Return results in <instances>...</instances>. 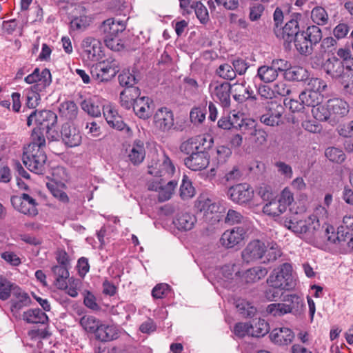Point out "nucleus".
Returning a JSON list of instances; mask_svg holds the SVG:
<instances>
[{"instance_id": "obj_14", "label": "nucleus", "mask_w": 353, "mask_h": 353, "mask_svg": "<svg viewBox=\"0 0 353 353\" xmlns=\"http://www.w3.org/2000/svg\"><path fill=\"white\" fill-rule=\"evenodd\" d=\"M153 123L159 130L169 131L174 126L173 112L165 107L159 108L154 114Z\"/></svg>"}, {"instance_id": "obj_3", "label": "nucleus", "mask_w": 353, "mask_h": 353, "mask_svg": "<svg viewBox=\"0 0 353 353\" xmlns=\"http://www.w3.org/2000/svg\"><path fill=\"white\" fill-rule=\"evenodd\" d=\"M270 287L280 288V290H288L292 288V266L284 263L275 268L266 280Z\"/></svg>"}, {"instance_id": "obj_61", "label": "nucleus", "mask_w": 353, "mask_h": 353, "mask_svg": "<svg viewBox=\"0 0 353 353\" xmlns=\"http://www.w3.org/2000/svg\"><path fill=\"white\" fill-rule=\"evenodd\" d=\"M207 111L205 107H196L190 113L191 122L194 124H201L205 119Z\"/></svg>"}, {"instance_id": "obj_49", "label": "nucleus", "mask_w": 353, "mask_h": 353, "mask_svg": "<svg viewBox=\"0 0 353 353\" xmlns=\"http://www.w3.org/2000/svg\"><path fill=\"white\" fill-rule=\"evenodd\" d=\"M247 130H250V136L252 138V141L256 146H261L267 142V132L261 128H257L254 123V127Z\"/></svg>"}, {"instance_id": "obj_8", "label": "nucleus", "mask_w": 353, "mask_h": 353, "mask_svg": "<svg viewBox=\"0 0 353 353\" xmlns=\"http://www.w3.org/2000/svg\"><path fill=\"white\" fill-rule=\"evenodd\" d=\"M266 252V246L259 239L250 241L241 252V258L246 263H254L261 259Z\"/></svg>"}, {"instance_id": "obj_64", "label": "nucleus", "mask_w": 353, "mask_h": 353, "mask_svg": "<svg viewBox=\"0 0 353 353\" xmlns=\"http://www.w3.org/2000/svg\"><path fill=\"white\" fill-rule=\"evenodd\" d=\"M336 45L337 41L334 38L332 37H325L321 40L320 50L323 53L333 52L336 48Z\"/></svg>"}, {"instance_id": "obj_22", "label": "nucleus", "mask_w": 353, "mask_h": 353, "mask_svg": "<svg viewBox=\"0 0 353 353\" xmlns=\"http://www.w3.org/2000/svg\"><path fill=\"white\" fill-rule=\"evenodd\" d=\"M125 29V24L121 21H117L112 18L104 21L99 27L100 34L103 39L110 37L118 36Z\"/></svg>"}, {"instance_id": "obj_9", "label": "nucleus", "mask_w": 353, "mask_h": 353, "mask_svg": "<svg viewBox=\"0 0 353 353\" xmlns=\"http://www.w3.org/2000/svg\"><path fill=\"white\" fill-rule=\"evenodd\" d=\"M11 203L13 207L21 213L30 216H34L38 214L35 199L26 193H23L20 196H12Z\"/></svg>"}, {"instance_id": "obj_12", "label": "nucleus", "mask_w": 353, "mask_h": 353, "mask_svg": "<svg viewBox=\"0 0 353 353\" xmlns=\"http://www.w3.org/2000/svg\"><path fill=\"white\" fill-rule=\"evenodd\" d=\"M24 81L28 84L35 83L30 89L44 90L52 83L51 73L48 68L41 72L39 68H36L31 74L25 77Z\"/></svg>"}, {"instance_id": "obj_16", "label": "nucleus", "mask_w": 353, "mask_h": 353, "mask_svg": "<svg viewBox=\"0 0 353 353\" xmlns=\"http://www.w3.org/2000/svg\"><path fill=\"white\" fill-rule=\"evenodd\" d=\"M253 190L248 183H240L231 187L228 191V196L234 202L243 204L249 202L253 197Z\"/></svg>"}, {"instance_id": "obj_5", "label": "nucleus", "mask_w": 353, "mask_h": 353, "mask_svg": "<svg viewBox=\"0 0 353 353\" xmlns=\"http://www.w3.org/2000/svg\"><path fill=\"white\" fill-rule=\"evenodd\" d=\"M57 114L51 110H34L28 117L27 124L30 126L32 123L37 125L38 129L48 133L50 130L57 123Z\"/></svg>"}, {"instance_id": "obj_15", "label": "nucleus", "mask_w": 353, "mask_h": 353, "mask_svg": "<svg viewBox=\"0 0 353 353\" xmlns=\"http://www.w3.org/2000/svg\"><path fill=\"white\" fill-rule=\"evenodd\" d=\"M254 127V121L251 119H244L243 114L240 112H230L227 117V119L222 120V129L224 130H235L244 128L245 130Z\"/></svg>"}, {"instance_id": "obj_30", "label": "nucleus", "mask_w": 353, "mask_h": 353, "mask_svg": "<svg viewBox=\"0 0 353 353\" xmlns=\"http://www.w3.org/2000/svg\"><path fill=\"white\" fill-rule=\"evenodd\" d=\"M268 270L263 266H254L247 270L243 274V279L246 283H256L268 274Z\"/></svg>"}, {"instance_id": "obj_31", "label": "nucleus", "mask_w": 353, "mask_h": 353, "mask_svg": "<svg viewBox=\"0 0 353 353\" xmlns=\"http://www.w3.org/2000/svg\"><path fill=\"white\" fill-rule=\"evenodd\" d=\"M96 339L101 341H110L118 337V333L114 327L99 323V328L94 333Z\"/></svg>"}, {"instance_id": "obj_53", "label": "nucleus", "mask_w": 353, "mask_h": 353, "mask_svg": "<svg viewBox=\"0 0 353 353\" xmlns=\"http://www.w3.org/2000/svg\"><path fill=\"white\" fill-rule=\"evenodd\" d=\"M119 81L121 85L126 86L128 89L134 88L133 85L137 82L135 75L129 70H123L119 75Z\"/></svg>"}, {"instance_id": "obj_7", "label": "nucleus", "mask_w": 353, "mask_h": 353, "mask_svg": "<svg viewBox=\"0 0 353 353\" xmlns=\"http://www.w3.org/2000/svg\"><path fill=\"white\" fill-rule=\"evenodd\" d=\"M214 143V139L210 134L192 137L183 142L180 145V150L186 154L192 155L193 153L202 150H209Z\"/></svg>"}, {"instance_id": "obj_32", "label": "nucleus", "mask_w": 353, "mask_h": 353, "mask_svg": "<svg viewBox=\"0 0 353 353\" xmlns=\"http://www.w3.org/2000/svg\"><path fill=\"white\" fill-rule=\"evenodd\" d=\"M60 117L65 120L73 121L77 117L79 109L72 101H65L60 103L59 107Z\"/></svg>"}, {"instance_id": "obj_37", "label": "nucleus", "mask_w": 353, "mask_h": 353, "mask_svg": "<svg viewBox=\"0 0 353 353\" xmlns=\"http://www.w3.org/2000/svg\"><path fill=\"white\" fill-rule=\"evenodd\" d=\"M196 221V217L193 214L185 212L179 214L174 223L179 230L188 231L193 228Z\"/></svg>"}, {"instance_id": "obj_56", "label": "nucleus", "mask_w": 353, "mask_h": 353, "mask_svg": "<svg viewBox=\"0 0 353 353\" xmlns=\"http://www.w3.org/2000/svg\"><path fill=\"white\" fill-rule=\"evenodd\" d=\"M194 188L190 180L186 176H183L182 183L180 187V195L183 199L192 198L194 195Z\"/></svg>"}, {"instance_id": "obj_60", "label": "nucleus", "mask_w": 353, "mask_h": 353, "mask_svg": "<svg viewBox=\"0 0 353 353\" xmlns=\"http://www.w3.org/2000/svg\"><path fill=\"white\" fill-rule=\"evenodd\" d=\"M278 201L286 211L288 207H289L294 201V194L290 188L286 187L281 191Z\"/></svg>"}, {"instance_id": "obj_45", "label": "nucleus", "mask_w": 353, "mask_h": 353, "mask_svg": "<svg viewBox=\"0 0 353 353\" xmlns=\"http://www.w3.org/2000/svg\"><path fill=\"white\" fill-rule=\"evenodd\" d=\"M313 117L319 121H326L331 119L330 111L328 108V101L326 105L319 103L312 109Z\"/></svg>"}, {"instance_id": "obj_34", "label": "nucleus", "mask_w": 353, "mask_h": 353, "mask_svg": "<svg viewBox=\"0 0 353 353\" xmlns=\"http://www.w3.org/2000/svg\"><path fill=\"white\" fill-rule=\"evenodd\" d=\"M23 319L28 323H46L48 320L46 314L39 308L30 309L23 314Z\"/></svg>"}, {"instance_id": "obj_2", "label": "nucleus", "mask_w": 353, "mask_h": 353, "mask_svg": "<svg viewBox=\"0 0 353 353\" xmlns=\"http://www.w3.org/2000/svg\"><path fill=\"white\" fill-rule=\"evenodd\" d=\"M321 28L315 25L308 26L305 30L298 34L294 40L296 50L302 55H310L313 52V47L322 40Z\"/></svg>"}, {"instance_id": "obj_62", "label": "nucleus", "mask_w": 353, "mask_h": 353, "mask_svg": "<svg viewBox=\"0 0 353 353\" xmlns=\"http://www.w3.org/2000/svg\"><path fill=\"white\" fill-rule=\"evenodd\" d=\"M81 108L89 115L97 117L101 115V108L95 105L91 100H84L81 103Z\"/></svg>"}, {"instance_id": "obj_29", "label": "nucleus", "mask_w": 353, "mask_h": 353, "mask_svg": "<svg viewBox=\"0 0 353 353\" xmlns=\"http://www.w3.org/2000/svg\"><path fill=\"white\" fill-rule=\"evenodd\" d=\"M12 294L14 297L11 300V310L13 313L19 312L22 307L27 306L30 303V299L28 294L17 286L14 288Z\"/></svg>"}, {"instance_id": "obj_28", "label": "nucleus", "mask_w": 353, "mask_h": 353, "mask_svg": "<svg viewBox=\"0 0 353 353\" xmlns=\"http://www.w3.org/2000/svg\"><path fill=\"white\" fill-rule=\"evenodd\" d=\"M271 340L279 345H288L292 343L294 338L293 332L288 327H280L274 329L270 334Z\"/></svg>"}, {"instance_id": "obj_50", "label": "nucleus", "mask_w": 353, "mask_h": 353, "mask_svg": "<svg viewBox=\"0 0 353 353\" xmlns=\"http://www.w3.org/2000/svg\"><path fill=\"white\" fill-rule=\"evenodd\" d=\"M285 305L289 307V313H295L302 309L304 304L301 298L296 294H290L287 296V298L284 300Z\"/></svg>"}, {"instance_id": "obj_63", "label": "nucleus", "mask_w": 353, "mask_h": 353, "mask_svg": "<svg viewBox=\"0 0 353 353\" xmlns=\"http://www.w3.org/2000/svg\"><path fill=\"white\" fill-rule=\"evenodd\" d=\"M191 8L194 10L196 17L202 23H205L208 19V12L207 8L199 1L194 3Z\"/></svg>"}, {"instance_id": "obj_19", "label": "nucleus", "mask_w": 353, "mask_h": 353, "mask_svg": "<svg viewBox=\"0 0 353 353\" xmlns=\"http://www.w3.org/2000/svg\"><path fill=\"white\" fill-rule=\"evenodd\" d=\"M61 137L64 144L70 148L79 145L82 139L79 130L68 123L62 125Z\"/></svg>"}, {"instance_id": "obj_18", "label": "nucleus", "mask_w": 353, "mask_h": 353, "mask_svg": "<svg viewBox=\"0 0 353 353\" xmlns=\"http://www.w3.org/2000/svg\"><path fill=\"white\" fill-rule=\"evenodd\" d=\"M83 56L87 61H95L99 59L101 53L100 41L93 37H86L81 43Z\"/></svg>"}, {"instance_id": "obj_38", "label": "nucleus", "mask_w": 353, "mask_h": 353, "mask_svg": "<svg viewBox=\"0 0 353 353\" xmlns=\"http://www.w3.org/2000/svg\"><path fill=\"white\" fill-rule=\"evenodd\" d=\"M284 78L290 81H302L308 79L307 70L301 66L290 67L283 73Z\"/></svg>"}, {"instance_id": "obj_36", "label": "nucleus", "mask_w": 353, "mask_h": 353, "mask_svg": "<svg viewBox=\"0 0 353 353\" xmlns=\"http://www.w3.org/2000/svg\"><path fill=\"white\" fill-rule=\"evenodd\" d=\"M54 277V284L58 288L66 287V281L69 279V272L67 265H57L52 268Z\"/></svg>"}, {"instance_id": "obj_44", "label": "nucleus", "mask_w": 353, "mask_h": 353, "mask_svg": "<svg viewBox=\"0 0 353 353\" xmlns=\"http://www.w3.org/2000/svg\"><path fill=\"white\" fill-rule=\"evenodd\" d=\"M256 76L261 81L265 83H270L274 81L278 77V74L271 65H265L258 68Z\"/></svg>"}, {"instance_id": "obj_20", "label": "nucleus", "mask_w": 353, "mask_h": 353, "mask_svg": "<svg viewBox=\"0 0 353 353\" xmlns=\"http://www.w3.org/2000/svg\"><path fill=\"white\" fill-rule=\"evenodd\" d=\"M161 179L159 181H154L148 185V189L159 192V201L163 202L169 200L174 192L177 183L174 181H170L166 184Z\"/></svg>"}, {"instance_id": "obj_10", "label": "nucleus", "mask_w": 353, "mask_h": 353, "mask_svg": "<svg viewBox=\"0 0 353 353\" xmlns=\"http://www.w3.org/2000/svg\"><path fill=\"white\" fill-rule=\"evenodd\" d=\"M175 171V167L170 159L165 153L157 161H152L148 167V173L156 177L168 178Z\"/></svg>"}, {"instance_id": "obj_48", "label": "nucleus", "mask_w": 353, "mask_h": 353, "mask_svg": "<svg viewBox=\"0 0 353 353\" xmlns=\"http://www.w3.org/2000/svg\"><path fill=\"white\" fill-rule=\"evenodd\" d=\"M289 307L284 303H274L269 304L265 309V313L273 317H280L289 311Z\"/></svg>"}, {"instance_id": "obj_58", "label": "nucleus", "mask_w": 353, "mask_h": 353, "mask_svg": "<svg viewBox=\"0 0 353 353\" xmlns=\"http://www.w3.org/2000/svg\"><path fill=\"white\" fill-rule=\"evenodd\" d=\"M320 232L321 237L318 239H321L323 241L326 240L333 243H337L336 234H335L334 228L332 225L325 224L322 228H321Z\"/></svg>"}, {"instance_id": "obj_57", "label": "nucleus", "mask_w": 353, "mask_h": 353, "mask_svg": "<svg viewBox=\"0 0 353 353\" xmlns=\"http://www.w3.org/2000/svg\"><path fill=\"white\" fill-rule=\"evenodd\" d=\"M90 18L86 16H81L71 21L70 28L73 30L83 31L90 26Z\"/></svg>"}, {"instance_id": "obj_59", "label": "nucleus", "mask_w": 353, "mask_h": 353, "mask_svg": "<svg viewBox=\"0 0 353 353\" xmlns=\"http://www.w3.org/2000/svg\"><path fill=\"white\" fill-rule=\"evenodd\" d=\"M14 285L11 282L6 279L0 278V299L7 300L11 293H13Z\"/></svg>"}, {"instance_id": "obj_25", "label": "nucleus", "mask_w": 353, "mask_h": 353, "mask_svg": "<svg viewBox=\"0 0 353 353\" xmlns=\"http://www.w3.org/2000/svg\"><path fill=\"white\" fill-rule=\"evenodd\" d=\"M152 101L147 97H138L133 105V110L136 115L140 119H146L152 112Z\"/></svg>"}, {"instance_id": "obj_52", "label": "nucleus", "mask_w": 353, "mask_h": 353, "mask_svg": "<svg viewBox=\"0 0 353 353\" xmlns=\"http://www.w3.org/2000/svg\"><path fill=\"white\" fill-rule=\"evenodd\" d=\"M311 18L316 24L323 26L327 23L328 14L323 8L316 7L312 10Z\"/></svg>"}, {"instance_id": "obj_21", "label": "nucleus", "mask_w": 353, "mask_h": 353, "mask_svg": "<svg viewBox=\"0 0 353 353\" xmlns=\"http://www.w3.org/2000/svg\"><path fill=\"white\" fill-rule=\"evenodd\" d=\"M246 231L242 227H235L222 234V245L232 248L239 245L245 237Z\"/></svg>"}, {"instance_id": "obj_26", "label": "nucleus", "mask_w": 353, "mask_h": 353, "mask_svg": "<svg viewBox=\"0 0 353 353\" xmlns=\"http://www.w3.org/2000/svg\"><path fill=\"white\" fill-rule=\"evenodd\" d=\"M128 157L130 161L135 165L142 163L145 157L144 141L140 139L134 140L130 145Z\"/></svg>"}, {"instance_id": "obj_4", "label": "nucleus", "mask_w": 353, "mask_h": 353, "mask_svg": "<svg viewBox=\"0 0 353 353\" xmlns=\"http://www.w3.org/2000/svg\"><path fill=\"white\" fill-rule=\"evenodd\" d=\"M47 156L44 150L38 149H24L23 163L31 172L37 174H43L46 165Z\"/></svg>"}, {"instance_id": "obj_43", "label": "nucleus", "mask_w": 353, "mask_h": 353, "mask_svg": "<svg viewBox=\"0 0 353 353\" xmlns=\"http://www.w3.org/2000/svg\"><path fill=\"white\" fill-rule=\"evenodd\" d=\"M227 144L233 149L239 148L243 143L242 136L235 130H227L222 133Z\"/></svg>"}, {"instance_id": "obj_55", "label": "nucleus", "mask_w": 353, "mask_h": 353, "mask_svg": "<svg viewBox=\"0 0 353 353\" xmlns=\"http://www.w3.org/2000/svg\"><path fill=\"white\" fill-rule=\"evenodd\" d=\"M325 157L331 161L337 163H342L345 159V155L344 152L336 148L330 147L325 150Z\"/></svg>"}, {"instance_id": "obj_23", "label": "nucleus", "mask_w": 353, "mask_h": 353, "mask_svg": "<svg viewBox=\"0 0 353 353\" xmlns=\"http://www.w3.org/2000/svg\"><path fill=\"white\" fill-rule=\"evenodd\" d=\"M328 108L330 111L331 119L339 120L347 115L350 111L349 104L339 98L328 100Z\"/></svg>"}, {"instance_id": "obj_35", "label": "nucleus", "mask_w": 353, "mask_h": 353, "mask_svg": "<svg viewBox=\"0 0 353 353\" xmlns=\"http://www.w3.org/2000/svg\"><path fill=\"white\" fill-rule=\"evenodd\" d=\"M234 303L238 312L245 318H252L254 316L257 312V309L253 303L245 299L240 298L236 299Z\"/></svg>"}, {"instance_id": "obj_33", "label": "nucleus", "mask_w": 353, "mask_h": 353, "mask_svg": "<svg viewBox=\"0 0 353 353\" xmlns=\"http://www.w3.org/2000/svg\"><path fill=\"white\" fill-rule=\"evenodd\" d=\"M139 88H132V89H125L120 94L121 105L126 110L133 107L134 101L140 95Z\"/></svg>"}, {"instance_id": "obj_47", "label": "nucleus", "mask_w": 353, "mask_h": 353, "mask_svg": "<svg viewBox=\"0 0 353 353\" xmlns=\"http://www.w3.org/2000/svg\"><path fill=\"white\" fill-rule=\"evenodd\" d=\"M196 208L200 212H203L205 215L218 213L219 210V204L212 202L211 199H201L196 204Z\"/></svg>"}, {"instance_id": "obj_41", "label": "nucleus", "mask_w": 353, "mask_h": 353, "mask_svg": "<svg viewBox=\"0 0 353 353\" xmlns=\"http://www.w3.org/2000/svg\"><path fill=\"white\" fill-rule=\"evenodd\" d=\"M45 131L38 128H34L31 134V142L25 148V149H38L39 150H44L46 147V139L44 137Z\"/></svg>"}, {"instance_id": "obj_39", "label": "nucleus", "mask_w": 353, "mask_h": 353, "mask_svg": "<svg viewBox=\"0 0 353 353\" xmlns=\"http://www.w3.org/2000/svg\"><path fill=\"white\" fill-rule=\"evenodd\" d=\"M299 100L302 101L305 107H312L318 105L322 101L323 96L316 91L310 90L303 91L299 96Z\"/></svg>"}, {"instance_id": "obj_24", "label": "nucleus", "mask_w": 353, "mask_h": 353, "mask_svg": "<svg viewBox=\"0 0 353 353\" xmlns=\"http://www.w3.org/2000/svg\"><path fill=\"white\" fill-rule=\"evenodd\" d=\"M103 113L110 126L118 130H123L125 128V123L112 105L107 104L103 105Z\"/></svg>"}, {"instance_id": "obj_17", "label": "nucleus", "mask_w": 353, "mask_h": 353, "mask_svg": "<svg viewBox=\"0 0 353 353\" xmlns=\"http://www.w3.org/2000/svg\"><path fill=\"white\" fill-rule=\"evenodd\" d=\"M207 150H201L184 159L185 165L191 170L200 171L205 169L210 163Z\"/></svg>"}, {"instance_id": "obj_11", "label": "nucleus", "mask_w": 353, "mask_h": 353, "mask_svg": "<svg viewBox=\"0 0 353 353\" xmlns=\"http://www.w3.org/2000/svg\"><path fill=\"white\" fill-rule=\"evenodd\" d=\"M97 78L100 81H108L119 71V62L111 57L99 62L94 67Z\"/></svg>"}, {"instance_id": "obj_1", "label": "nucleus", "mask_w": 353, "mask_h": 353, "mask_svg": "<svg viewBox=\"0 0 353 353\" xmlns=\"http://www.w3.org/2000/svg\"><path fill=\"white\" fill-rule=\"evenodd\" d=\"M318 213H326L325 208L319 206L315 210V214L310 215L305 219H301L297 214L285 217L283 220V225L295 234L310 241L321 237L320 232L321 225Z\"/></svg>"}, {"instance_id": "obj_54", "label": "nucleus", "mask_w": 353, "mask_h": 353, "mask_svg": "<svg viewBox=\"0 0 353 353\" xmlns=\"http://www.w3.org/2000/svg\"><path fill=\"white\" fill-rule=\"evenodd\" d=\"M247 221V218L243 216L242 214L233 209H230L225 218V223L229 225H234L243 223Z\"/></svg>"}, {"instance_id": "obj_6", "label": "nucleus", "mask_w": 353, "mask_h": 353, "mask_svg": "<svg viewBox=\"0 0 353 353\" xmlns=\"http://www.w3.org/2000/svg\"><path fill=\"white\" fill-rule=\"evenodd\" d=\"M245 92L250 94L249 91L247 90L242 84L235 83L231 84L228 81L222 82V106H229L230 95L232 96L236 101L239 103L243 102L247 99L245 96ZM248 98L256 99L255 96L249 95Z\"/></svg>"}, {"instance_id": "obj_42", "label": "nucleus", "mask_w": 353, "mask_h": 353, "mask_svg": "<svg viewBox=\"0 0 353 353\" xmlns=\"http://www.w3.org/2000/svg\"><path fill=\"white\" fill-rule=\"evenodd\" d=\"M100 323L99 319L90 315H85L79 321V323L85 332L94 334L99 328Z\"/></svg>"}, {"instance_id": "obj_46", "label": "nucleus", "mask_w": 353, "mask_h": 353, "mask_svg": "<svg viewBox=\"0 0 353 353\" xmlns=\"http://www.w3.org/2000/svg\"><path fill=\"white\" fill-rule=\"evenodd\" d=\"M281 117L282 112L279 110H275L261 116L260 121L266 125L276 126L281 123Z\"/></svg>"}, {"instance_id": "obj_51", "label": "nucleus", "mask_w": 353, "mask_h": 353, "mask_svg": "<svg viewBox=\"0 0 353 353\" xmlns=\"http://www.w3.org/2000/svg\"><path fill=\"white\" fill-rule=\"evenodd\" d=\"M263 212L271 216H278L285 212L279 201H271L263 208Z\"/></svg>"}, {"instance_id": "obj_13", "label": "nucleus", "mask_w": 353, "mask_h": 353, "mask_svg": "<svg viewBox=\"0 0 353 353\" xmlns=\"http://www.w3.org/2000/svg\"><path fill=\"white\" fill-rule=\"evenodd\" d=\"M300 17L301 14H296L285 23L283 28H274L276 36L287 42L292 41L294 42L298 34H301L298 22V18Z\"/></svg>"}, {"instance_id": "obj_40", "label": "nucleus", "mask_w": 353, "mask_h": 353, "mask_svg": "<svg viewBox=\"0 0 353 353\" xmlns=\"http://www.w3.org/2000/svg\"><path fill=\"white\" fill-rule=\"evenodd\" d=\"M250 334L252 337H261L265 336L270 331L269 323L264 319H259L249 323Z\"/></svg>"}, {"instance_id": "obj_27", "label": "nucleus", "mask_w": 353, "mask_h": 353, "mask_svg": "<svg viewBox=\"0 0 353 353\" xmlns=\"http://www.w3.org/2000/svg\"><path fill=\"white\" fill-rule=\"evenodd\" d=\"M323 68L325 72L332 78H342L346 74L344 73L343 62L335 57L326 60Z\"/></svg>"}]
</instances>
